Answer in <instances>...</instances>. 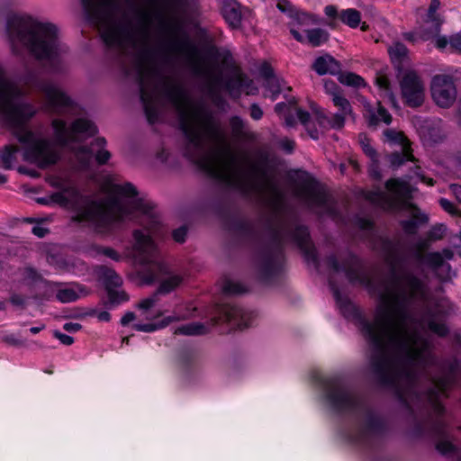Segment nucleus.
<instances>
[{"instance_id":"nucleus-1","label":"nucleus","mask_w":461,"mask_h":461,"mask_svg":"<svg viewBox=\"0 0 461 461\" xmlns=\"http://www.w3.org/2000/svg\"><path fill=\"white\" fill-rule=\"evenodd\" d=\"M339 258L341 263L330 255L327 265L335 274L343 273L350 283L366 286L378 298L373 320L359 319L361 333L372 349L370 367L375 379L393 388L411 411L420 405L429 407L431 412L417 433L430 436L441 455L459 460V449L452 443L443 418L441 399L457 381L460 365L456 359L439 363L432 353V343L419 330L426 328L446 337L452 303L432 295L426 282L409 268L375 282L356 256L345 252Z\"/></svg>"},{"instance_id":"nucleus-2","label":"nucleus","mask_w":461,"mask_h":461,"mask_svg":"<svg viewBox=\"0 0 461 461\" xmlns=\"http://www.w3.org/2000/svg\"><path fill=\"white\" fill-rule=\"evenodd\" d=\"M25 83L43 95V109L50 113L73 119L68 125L62 118L52 121L53 141L29 131L23 123L35 113V107L23 100L22 90L5 75L0 66V118L13 130V134L22 144L23 159L44 167L55 164L60 157V148L74 152L81 169L89 167L93 154L98 164H105L111 154L104 149L106 140L95 139L91 148L79 145L94 136L96 126L82 114L81 107L56 83L28 76Z\"/></svg>"},{"instance_id":"nucleus-3","label":"nucleus","mask_w":461,"mask_h":461,"mask_svg":"<svg viewBox=\"0 0 461 461\" xmlns=\"http://www.w3.org/2000/svg\"><path fill=\"white\" fill-rule=\"evenodd\" d=\"M133 212L142 215L143 229L133 232V249L140 263L147 266L143 272L144 279L149 284L159 280L157 294H167L181 285L184 277L159 259L153 237L160 235V221L148 203L139 197L131 183L113 185L105 199L88 203L77 212L74 220L104 231L130 218Z\"/></svg>"},{"instance_id":"nucleus-4","label":"nucleus","mask_w":461,"mask_h":461,"mask_svg":"<svg viewBox=\"0 0 461 461\" xmlns=\"http://www.w3.org/2000/svg\"><path fill=\"white\" fill-rule=\"evenodd\" d=\"M6 32L14 50L22 46L35 59L44 61L52 73L64 70V56L68 49L60 41L54 23L31 16H14L7 22Z\"/></svg>"},{"instance_id":"nucleus-5","label":"nucleus","mask_w":461,"mask_h":461,"mask_svg":"<svg viewBox=\"0 0 461 461\" xmlns=\"http://www.w3.org/2000/svg\"><path fill=\"white\" fill-rule=\"evenodd\" d=\"M285 241L294 243L305 259L318 267L316 250L310 240L307 228L295 221H290L281 224L274 234L273 242L259 256L258 272L263 279L268 280L282 271L285 263L282 243Z\"/></svg>"},{"instance_id":"nucleus-6","label":"nucleus","mask_w":461,"mask_h":461,"mask_svg":"<svg viewBox=\"0 0 461 461\" xmlns=\"http://www.w3.org/2000/svg\"><path fill=\"white\" fill-rule=\"evenodd\" d=\"M293 194L299 202L317 214L333 220L338 218L339 213L334 201L309 174L302 173L297 176L293 185Z\"/></svg>"},{"instance_id":"nucleus-7","label":"nucleus","mask_w":461,"mask_h":461,"mask_svg":"<svg viewBox=\"0 0 461 461\" xmlns=\"http://www.w3.org/2000/svg\"><path fill=\"white\" fill-rule=\"evenodd\" d=\"M326 402L339 412L354 411L361 408L358 397L338 376L326 377L321 381Z\"/></svg>"},{"instance_id":"nucleus-8","label":"nucleus","mask_w":461,"mask_h":461,"mask_svg":"<svg viewBox=\"0 0 461 461\" xmlns=\"http://www.w3.org/2000/svg\"><path fill=\"white\" fill-rule=\"evenodd\" d=\"M401 95L403 103L416 108L422 105L425 100L426 86L420 75L415 70H406L400 80Z\"/></svg>"},{"instance_id":"nucleus-9","label":"nucleus","mask_w":461,"mask_h":461,"mask_svg":"<svg viewBox=\"0 0 461 461\" xmlns=\"http://www.w3.org/2000/svg\"><path fill=\"white\" fill-rule=\"evenodd\" d=\"M385 186L390 194L377 188L366 192V200L384 209H393L400 199L405 198L410 193L408 184L399 179L388 180Z\"/></svg>"},{"instance_id":"nucleus-10","label":"nucleus","mask_w":461,"mask_h":461,"mask_svg":"<svg viewBox=\"0 0 461 461\" xmlns=\"http://www.w3.org/2000/svg\"><path fill=\"white\" fill-rule=\"evenodd\" d=\"M430 91L432 99L439 107L448 108L456 101V88L451 76L443 74L434 76Z\"/></svg>"},{"instance_id":"nucleus-11","label":"nucleus","mask_w":461,"mask_h":461,"mask_svg":"<svg viewBox=\"0 0 461 461\" xmlns=\"http://www.w3.org/2000/svg\"><path fill=\"white\" fill-rule=\"evenodd\" d=\"M384 429L382 420L369 410H365L364 416L357 429L348 435L355 443H364L380 435Z\"/></svg>"},{"instance_id":"nucleus-12","label":"nucleus","mask_w":461,"mask_h":461,"mask_svg":"<svg viewBox=\"0 0 461 461\" xmlns=\"http://www.w3.org/2000/svg\"><path fill=\"white\" fill-rule=\"evenodd\" d=\"M333 104L339 108V112L333 114V116L330 119L325 112L318 107L314 109V113L316 115V118L319 122V123L326 127L330 125L332 128H342L345 123V120L347 116H349L352 114V107L348 100L343 95V94H340L339 95H334V98H332Z\"/></svg>"},{"instance_id":"nucleus-13","label":"nucleus","mask_w":461,"mask_h":461,"mask_svg":"<svg viewBox=\"0 0 461 461\" xmlns=\"http://www.w3.org/2000/svg\"><path fill=\"white\" fill-rule=\"evenodd\" d=\"M219 320L227 322L231 329L243 330L253 321L255 314L236 305H223L219 311Z\"/></svg>"},{"instance_id":"nucleus-14","label":"nucleus","mask_w":461,"mask_h":461,"mask_svg":"<svg viewBox=\"0 0 461 461\" xmlns=\"http://www.w3.org/2000/svg\"><path fill=\"white\" fill-rule=\"evenodd\" d=\"M276 7L282 12L286 14L293 22L290 24V29H295V26L306 27L320 23V18L314 14L301 12L296 10L289 2L279 1Z\"/></svg>"},{"instance_id":"nucleus-15","label":"nucleus","mask_w":461,"mask_h":461,"mask_svg":"<svg viewBox=\"0 0 461 461\" xmlns=\"http://www.w3.org/2000/svg\"><path fill=\"white\" fill-rule=\"evenodd\" d=\"M225 88L230 95L235 96H238L241 90H246L247 94H254L257 90L253 86V81L240 70L233 71L232 75L226 81Z\"/></svg>"},{"instance_id":"nucleus-16","label":"nucleus","mask_w":461,"mask_h":461,"mask_svg":"<svg viewBox=\"0 0 461 461\" xmlns=\"http://www.w3.org/2000/svg\"><path fill=\"white\" fill-rule=\"evenodd\" d=\"M439 5L440 2L438 0H431L425 21L427 26L426 31L419 34V37L423 41H427L429 37L438 34L440 31L442 20L437 14Z\"/></svg>"},{"instance_id":"nucleus-17","label":"nucleus","mask_w":461,"mask_h":461,"mask_svg":"<svg viewBox=\"0 0 461 461\" xmlns=\"http://www.w3.org/2000/svg\"><path fill=\"white\" fill-rule=\"evenodd\" d=\"M303 32L305 34L301 33L296 29H290L291 34L297 41L310 44L312 47H318L329 40V33L323 29L303 30Z\"/></svg>"},{"instance_id":"nucleus-18","label":"nucleus","mask_w":461,"mask_h":461,"mask_svg":"<svg viewBox=\"0 0 461 461\" xmlns=\"http://www.w3.org/2000/svg\"><path fill=\"white\" fill-rule=\"evenodd\" d=\"M420 131L425 139L434 143L441 141L446 136V131L440 120L424 121Z\"/></svg>"},{"instance_id":"nucleus-19","label":"nucleus","mask_w":461,"mask_h":461,"mask_svg":"<svg viewBox=\"0 0 461 461\" xmlns=\"http://www.w3.org/2000/svg\"><path fill=\"white\" fill-rule=\"evenodd\" d=\"M221 14L226 23L232 28L237 29L241 23L240 5L235 0H224L221 5Z\"/></svg>"},{"instance_id":"nucleus-20","label":"nucleus","mask_w":461,"mask_h":461,"mask_svg":"<svg viewBox=\"0 0 461 461\" xmlns=\"http://www.w3.org/2000/svg\"><path fill=\"white\" fill-rule=\"evenodd\" d=\"M330 289L332 290L334 298L341 313L347 318L358 316V312L355 305L348 300V298L346 295H343L340 293V291L333 282L332 277H330Z\"/></svg>"},{"instance_id":"nucleus-21","label":"nucleus","mask_w":461,"mask_h":461,"mask_svg":"<svg viewBox=\"0 0 461 461\" xmlns=\"http://www.w3.org/2000/svg\"><path fill=\"white\" fill-rule=\"evenodd\" d=\"M312 68L319 75L339 74L341 70L340 64L330 55H324L315 59Z\"/></svg>"},{"instance_id":"nucleus-22","label":"nucleus","mask_w":461,"mask_h":461,"mask_svg":"<svg viewBox=\"0 0 461 461\" xmlns=\"http://www.w3.org/2000/svg\"><path fill=\"white\" fill-rule=\"evenodd\" d=\"M80 294H86V290L80 285H73L69 287L59 289L56 294V298L63 303H72L77 301Z\"/></svg>"},{"instance_id":"nucleus-23","label":"nucleus","mask_w":461,"mask_h":461,"mask_svg":"<svg viewBox=\"0 0 461 461\" xmlns=\"http://www.w3.org/2000/svg\"><path fill=\"white\" fill-rule=\"evenodd\" d=\"M366 117L368 120L369 126L375 127L380 122L390 124L392 122V115L383 107L380 103H377V107L369 108L366 112Z\"/></svg>"},{"instance_id":"nucleus-24","label":"nucleus","mask_w":461,"mask_h":461,"mask_svg":"<svg viewBox=\"0 0 461 461\" xmlns=\"http://www.w3.org/2000/svg\"><path fill=\"white\" fill-rule=\"evenodd\" d=\"M96 273L105 284L106 290L109 287L117 288L122 285V277L112 268L105 266H100L96 268Z\"/></svg>"},{"instance_id":"nucleus-25","label":"nucleus","mask_w":461,"mask_h":461,"mask_svg":"<svg viewBox=\"0 0 461 461\" xmlns=\"http://www.w3.org/2000/svg\"><path fill=\"white\" fill-rule=\"evenodd\" d=\"M418 264H426L431 267L434 271L448 272L450 266L444 261L443 257L438 252L428 253L424 256L421 262Z\"/></svg>"},{"instance_id":"nucleus-26","label":"nucleus","mask_w":461,"mask_h":461,"mask_svg":"<svg viewBox=\"0 0 461 461\" xmlns=\"http://www.w3.org/2000/svg\"><path fill=\"white\" fill-rule=\"evenodd\" d=\"M428 218L416 207H411V219L402 221L403 230L408 234H414L420 223L426 222Z\"/></svg>"},{"instance_id":"nucleus-27","label":"nucleus","mask_w":461,"mask_h":461,"mask_svg":"<svg viewBox=\"0 0 461 461\" xmlns=\"http://www.w3.org/2000/svg\"><path fill=\"white\" fill-rule=\"evenodd\" d=\"M210 328L203 323L192 322L179 326L176 329L175 334L194 336L205 334L209 331Z\"/></svg>"},{"instance_id":"nucleus-28","label":"nucleus","mask_w":461,"mask_h":461,"mask_svg":"<svg viewBox=\"0 0 461 461\" xmlns=\"http://www.w3.org/2000/svg\"><path fill=\"white\" fill-rule=\"evenodd\" d=\"M107 300L104 304L108 309H113L129 300V295L123 290L109 287Z\"/></svg>"},{"instance_id":"nucleus-29","label":"nucleus","mask_w":461,"mask_h":461,"mask_svg":"<svg viewBox=\"0 0 461 461\" xmlns=\"http://www.w3.org/2000/svg\"><path fill=\"white\" fill-rule=\"evenodd\" d=\"M384 140L391 145H399L402 149L410 148V142L402 131L388 129L384 131Z\"/></svg>"},{"instance_id":"nucleus-30","label":"nucleus","mask_w":461,"mask_h":461,"mask_svg":"<svg viewBox=\"0 0 461 461\" xmlns=\"http://www.w3.org/2000/svg\"><path fill=\"white\" fill-rule=\"evenodd\" d=\"M19 149L14 145H7L0 150V167L5 169H10L15 159V154Z\"/></svg>"},{"instance_id":"nucleus-31","label":"nucleus","mask_w":461,"mask_h":461,"mask_svg":"<svg viewBox=\"0 0 461 461\" xmlns=\"http://www.w3.org/2000/svg\"><path fill=\"white\" fill-rule=\"evenodd\" d=\"M340 21L351 28H357L361 23L360 13L356 9L342 10L339 14Z\"/></svg>"},{"instance_id":"nucleus-32","label":"nucleus","mask_w":461,"mask_h":461,"mask_svg":"<svg viewBox=\"0 0 461 461\" xmlns=\"http://www.w3.org/2000/svg\"><path fill=\"white\" fill-rule=\"evenodd\" d=\"M389 161L393 168H398L405 161H414V157L411 154L410 148L402 149V152H393L389 156Z\"/></svg>"},{"instance_id":"nucleus-33","label":"nucleus","mask_w":461,"mask_h":461,"mask_svg":"<svg viewBox=\"0 0 461 461\" xmlns=\"http://www.w3.org/2000/svg\"><path fill=\"white\" fill-rule=\"evenodd\" d=\"M431 240L427 238L419 239L410 249L416 262H421L425 256V250L429 247Z\"/></svg>"},{"instance_id":"nucleus-34","label":"nucleus","mask_w":461,"mask_h":461,"mask_svg":"<svg viewBox=\"0 0 461 461\" xmlns=\"http://www.w3.org/2000/svg\"><path fill=\"white\" fill-rule=\"evenodd\" d=\"M221 289L224 294L230 295H238L248 292V288L243 284L231 279H225Z\"/></svg>"},{"instance_id":"nucleus-35","label":"nucleus","mask_w":461,"mask_h":461,"mask_svg":"<svg viewBox=\"0 0 461 461\" xmlns=\"http://www.w3.org/2000/svg\"><path fill=\"white\" fill-rule=\"evenodd\" d=\"M89 253L94 258L105 256L117 262L122 259V256L115 249L109 247L95 246L90 249Z\"/></svg>"},{"instance_id":"nucleus-36","label":"nucleus","mask_w":461,"mask_h":461,"mask_svg":"<svg viewBox=\"0 0 461 461\" xmlns=\"http://www.w3.org/2000/svg\"><path fill=\"white\" fill-rule=\"evenodd\" d=\"M158 294L156 292L152 296L143 299L137 305L140 310L143 311V314L147 320H153L159 316V314H150L148 312L149 310H150L157 303Z\"/></svg>"},{"instance_id":"nucleus-37","label":"nucleus","mask_w":461,"mask_h":461,"mask_svg":"<svg viewBox=\"0 0 461 461\" xmlns=\"http://www.w3.org/2000/svg\"><path fill=\"white\" fill-rule=\"evenodd\" d=\"M376 85L381 91H383L384 96H386L390 102H395V95L392 91L391 84L389 79L384 75H379L376 77Z\"/></svg>"},{"instance_id":"nucleus-38","label":"nucleus","mask_w":461,"mask_h":461,"mask_svg":"<svg viewBox=\"0 0 461 461\" xmlns=\"http://www.w3.org/2000/svg\"><path fill=\"white\" fill-rule=\"evenodd\" d=\"M388 51L393 60L401 61L407 57L408 50L401 42H395L389 47Z\"/></svg>"},{"instance_id":"nucleus-39","label":"nucleus","mask_w":461,"mask_h":461,"mask_svg":"<svg viewBox=\"0 0 461 461\" xmlns=\"http://www.w3.org/2000/svg\"><path fill=\"white\" fill-rule=\"evenodd\" d=\"M339 81L342 84L350 86L359 87L364 86V79L360 76L354 73H346L340 75Z\"/></svg>"},{"instance_id":"nucleus-40","label":"nucleus","mask_w":461,"mask_h":461,"mask_svg":"<svg viewBox=\"0 0 461 461\" xmlns=\"http://www.w3.org/2000/svg\"><path fill=\"white\" fill-rule=\"evenodd\" d=\"M359 142L363 151L371 158L372 162H377L378 155L375 149L370 144V140L366 137V135H359Z\"/></svg>"},{"instance_id":"nucleus-41","label":"nucleus","mask_w":461,"mask_h":461,"mask_svg":"<svg viewBox=\"0 0 461 461\" xmlns=\"http://www.w3.org/2000/svg\"><path fill=\"white\" fill-rule=\"evenodd\" d=\"M230 125L235 138H239V136L246 130L245 122L239 116L231 117L230 119Z\"/></svg>"},{"instance_id":"nucleus-42","label":"nucleus","mask_w":461,"mask_h":461,"mask_svg":"<svg viewBox=\"0 0 461 461\" xmlns=\"http://www.w3.org/2000/svg\"><path fill=\"white\" fill-rule=\"evenodd\" d=\"M266 87L269 91L272 100H276L282 90L281 84L276 77L269 78L266 83Z\"/></svg>"},{"instance_id":"nucleus-43","label":"nucleus","mask_w":461,"mask_h":461,"mask_svg":"<svg viewBox=\"0 0 461 461\" xmlns=\"http://www.w3.org/2000/svg\"><path fill=\"white\" fill-rule=\"evenodd\" d=\"M446 227L442 224L432 227L428 232V238L432 241L441 240L445 234Z\"/></svg>"},{"instance_id":"nucleus-44","label":"nucleus","mask_w":461,"mask_h":461,"mask_svg":"<svg viewBox=\"0 0 461 461\" xmlns=\"http://www.w3.org/2000/svg\"><path fill=\"white\" fill-rule=\"evenodd\" d=\"M382 245L387 258L393 260L396 251L394 244L387 239H383Z\"/></svg>"},{"instance_id":"nucleus-45","label":"nucleus","mask_w":461,"mask_h":461,"mask_svg":"<svg viewBox=\"0 0 461 461\" xmlns=\"http://www.w3.org/2000/svg\"><path fill=\"white\" fill-rule=\"evenodd\" d=\"M440 206L448 213L452 215L459 214V211L456 209L455 204L446 198H440L438 201Z\"/></svg>"},{"instance_id":"nucleus-46","label":"nucleus","mask_w":461,"mask_h":461,"mask_svg":"<svg viewBox=\"0 0 461 461\" xmlns=\"http://www.w3.org/2000/svg\"><path fill=\"white\" fill-rule=\"evenodd\" d=\"M324 89L325 92L330 95L331 99L334 98V95L342 94L340 88L332 81H325Z\"/></svg>"},{"instance_id":"nucleus-47","label":"nucleus","mask_w":461,"mask_h":461,"mask_svg":"<svg viewBox=\"0 0 461 461\" xmlns=\"http://www.w3.org/2000/svg\"><path fill=\"white\" fill-rule=\"evenodd\" d=\"M26 302H27V297H25L23 295H21L18 294H13L10 296V303L14 306L24 308L26 305Z\"/></svg>"},{"instance_id":"nucleus-48","label":"nucleus","mask_w":461,"mask_h":461,"mask_svg":"<svg viewBox=\"0 0 461 461\" xmlns=\"http://www.w3.org/2000/svg\"><path fill=\"white\" fill-rule=\"evenodd\" d=\"M187 230L185 227H180L175 230L172 233L173 239L178 243H183L185 240Z\"/></svg>"},{"instance_id":"nucleus-49","label":"nucleus","mask_w":461,"mask_h":461,"mask_svg":"<svg viewBox=\"0 0 461 461\" xmlns=\"http://www.w3.org/2000/svg\"><path fill=\"white\" fill-rule=\"evenodd\" d=\"M449 45L453 51L461 53V34L457 33L450 37Z\"/></svg>"},{"instance_id":"nucleus-50","label":"nucleus","mask_w":461,"mask_h":461,"mask_svg":"<svg viewBox=\"0 0 461 461\" xmlns=\"http://www.w3.org/2000/svg\"><path fill=\"white\" fill-rule=\"evenodd\" d=\"M279 146L287 153H292L294 149L295 143L293 140L284 138L279 140Z\"/></svg>"},{"instance_id":"nucleus-51","label":"nucleus","mask_w":461,"mask_h":461,"mask_svg":"<svg viewBox=\"0 0 461 461\" xmlns=\"http://www.w3.org/2000/svg\"><path fill=\"white\" fill-rule=\"evenodd\" d=\"M53 335L56 339H58L62 344L66 346H70L74 342V339L71 336L63 334L59 330H54Z\"/></svg>"},{"instance_id":"nucleus-52","label":"nucleus","mask_w":461,"mask_h":461,"mask_svg":"<svg viewBox=\"0 0 461 461\" xmlns=\"http://www.w3.org/2000/svg\"><path fill=\"white\" fill-rule=\"evenodd\" d=\"M133 329L138 331L152 332L158 329V325L153 324V323H147V324L136 323L133 325Z\"/></svg>"},{"instance_id":"nucleus-53","label":"nucleus","mask_w":461,"mask_h":461,"mask_svg":"<svg viewBox=\"0 0 461 461\" xmlns=\"http://www.w3.org/2000/svg\"><path fill=\"white\" fill-rule=\"evenodd\" d=\"M262 116H263L262 109L257 104H253L250 106V117L253 120L258 121L262 118Z\"/></svg>"},{"instance_id":"nucleus-54","label":"nucleus","mask_w":461,"mask_h":461,"mask_svg":"<svg viewBox=\"0 0 461 461\" xmlns=\"http://www.w3.org/2000/svg\"><path fill=\"white\" fill-rule=\"evenodd\" d=\"M260 73L261 75L266 77L267 81L269 79V78H273L275 77H274V72H273V68L267 65V64H264L261 66L260 68Z\"/></svg>"},{"instance_id":"nucleus-55","label":"nucleus","mask_w":461,"mask_h":461,"mask_svg":"<svg viewBox=\"0 0 461 461\" xmlns=\"http://www.w3.org/2000/svg\"><path fill=\"white\" fill-rule=\"evenodd\" d=\"M238 139H242L247 141L254 142L257 140L258 135L253 131L245 130L243 133L239 136Z\"/></svg>"},{"instance_id":"nucleus-56","label":"nucleus","mask_w":461,"mask_h":461,"mask_svg":"<svg viewBox=\"0 0 461 461\" xmlns=\"http://www.w3.org/2000/svg\"><path fill=\"white\" fill-rule=\"evenodd\" d=\"M449 190L451 194L456 197L457 202L461 203V185L451 184L449 185Z\"/></svg>"},{"instance_id":"nucleus-57","label":"nucleus","mask_w":461,"mask_h":461,"mask_svg":"<svg viewBox=\"0 0 461 461\" xmlns=\"http://www.w3.org/2000/svg\"><path fill=\"white\" fill-rule=\"evenodd\" d=\"M296 115L299 119V121L301 122L302 124L303 125H306L307 122H309L310 120V114L309 113L305 112V111H303L302 109L300 108H297L296 109Z\"/></svg>"},{"instance_id":"nucleus-58","label":"nucleus","mask_w":461,"mask_h":461,"mask_svg":"<svg viewBox=\"0 0 461 461\" xmlns=\"http://www.w3.org/2000/svg\"><path fill=\"white\" fill-rule=\"evenodd\" d=\"M82 328L81 324L77 322H67L64 324L63 329L68 332H77Z\"/></svg>"},{"instance_id":"nucleus-59","label":"nucleus","mask_w":461,"mask_h":461,"mask_svg":"<svg viewBox=\"0 0 461 461\" xmlns=\"http://www.w3.org/2000/svg\"><path fill=\"white\" fill-rule=\"evenodd\" d=\"M357 225L362 230H370L372 228V222L370 220L366 218H358L357 220Z\"/></svg>"},{"instance_id":"nucleus-60","label":"nucleus","mask_w":461,"mask_h":461,"mask_svg":"<svg viewBox=\"0 0 461 461\" xmlns=\"http://www.w3.org/2000/svg\"><path fill=\"white\" fill-rule=\"evenodd\" d=\"M3 341L13 346H18L21 344L20 340L15 338L13 334H8L3 337Z\"/></svg>"},{"instance_id":"nucleus-61","label":"nucleus","mask_w":461,"mask_h":461,"mask_svg":"<svg viewBox=\"0 0 461 461\" xmlns=\"http://www.w3.org/2000/svg\"><path fill=\"white\" fill-rule=\"evenodd\" d=\"M134 320H135V314L131 312H128L121 319V324L123 326H126Z\"/></svg>"},{"instance_id":"nucleus-62","label":"nucleus","mask_w":461,"mask_h":461,"mask_svg":"<svg viewBox=\"0 0 461 461\" xmlns=\"http://www.w3.org/2000/svg\"><path fill=\"white\" fill-rule=\"evenodd\" d=\"M448 43L449 40L445 36H440L436 40V47L440 50L445 49Z\"/></svg>"},{"instance_id":"nucleus-63","label":"nucleus","mask_w":461,"mask_h":461,"mask_svg":"<svg viewBox=\"0 0 461 461\" xmlns=\"http://www.w3.org/2000/svg\"><path fill=\"white\" fill-rule=\"evenodd\" d=\"M47 232L48 230L41 226H34L32 228V233L39 238L44 237Z\"/></svg>"},{"instance_id":"nucleus-64","label":"nucleus","mask_w":461,"mask_h":461,"mask_svg":"<svg viewBox=\"0 0 461 461\" xmlns=\"http://www.w3.org/2000/svg\"><path fill=\"white\" fill-rule=\"evenodd\" d=\"M325 14L329 17H336L338 14L337 8L334 5H327L324 9Z\"/></svg>"}]
</instances>
